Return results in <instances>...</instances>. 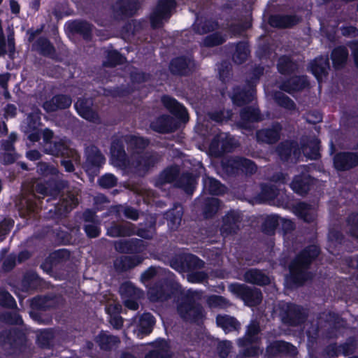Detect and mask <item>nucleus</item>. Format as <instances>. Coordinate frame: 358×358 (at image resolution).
<instances>
[{
    "label": "nucleus",
    "mask_w": 358,
    "mask_h": 358,
    "mask_svg": "<svg viewBox=\"0 0 358 358\" xmlns=\"http://www.w3.org/2000/svg\"><path fill=\"white\" fill-rule=\"evenodd\" d=\"M318 253L319 250L315 245H311L304 250L290 265V277L287 278V280H292L296 282L301 283L303 270L311 260L318 255Z\"/></svg>",
    "instance_id": "nucleus-1"
},
{
    "label": "nucleus",
    "mask_w": 358,
    "mask_h": 358,
    "mask_svg": "<svg viewBox=\"0 0 358 358\" xmlns=\"http://www.w3.org/2000/svg\"><path fill=\"white\" fill-rule=\"evenodd\" d=\"M229 289L231 293L241 297L248 306L257 305L262 300L261 293L257 289H249L244 285L232 284L229 286Z\"/></svg>",
    "instance_id": "nucleus-2"
},
{
    "label": "nucleus",
    "mask_w": 358,
    "mask_h": 358,
    "mask_svg": "<svg viewBox=\"0 0 358 358\" xmlns=\"http://www.w3.org/2000/svg\"><path fill=\"white\" fill-rule=\"evenodd\" d=\"M175 6L174 0H159L155 11L150 17L152 26L153 27H159L163 20L170 17V12Z\"/></svg>",
    "instance_id": "nucleus-3"
},
{
    "label": "nucleus",
    "mask_w": 358,
    "mask_h": 358,
    "mask_svg": "<svg viewBox=\"0 0 358 358\" xmlns=\"http://www.w3.org/2000/svg\"><path fill=\"white\" fill-rule=\"evenodd\" d=\"M120 292L124 301V305L131 310H136L138 308L137 300L141 296V292L131 283L126 282L121 285Z\"/></svg>",
    "instance_id": "nucleus-4"
},
{
    "label": "nucleus",
    "mask_w": 358,
    "mask_h": 358,
    "mask_svg": "<svg viewBox=\"0 0 358 358\" xmlns=\"http://www.w3.org/2000/svg\"><path fill=\"white\" fill-rule=\"evenodd\" d=\"M45 151L52 155H62L71 157L74 161L78 159V155L74 150L70 149L66 141L61 140L55 142L53 145L45 148Z\"/></svg>",
    "instance_id": "nucleus-5"
},
{
    "label": "nucleus",
    "mask_w": 358,
    "mask_h": 358,
    "mask_svg": "<svg viewBox=\"0 0 358 358\" xmlns=\"http://www.w3.org/2000/svg\"><path fill=\"white\" fill-rule=\"evenodd\" d=\"M178 312L184 319L194 322L198 321L203 315L201 307L190 303L180 305Z\"/></svg>",
    "instance_id": "nucleus-6"
},
{
    "label": "nucleus",
    "mask_w": 358,
    "mask_h": 358,
    "mask_svg": "<svg viewBox=\"0 0 358 358\" xmlns=\"http://www.w3.org/2000/svg\"><path fill=\"white\" fill-rule=\"evenodd\" d=\"M92 102L90 99H78L75 103L78 113L83 118L95 122L98 119L96 113L92 108Z\"/></svg>",
    "instance_id": "nucleus-7"
},
{
    "label": "nucleus",
    "mask_w": 358,
    "mask_h": 358,
    "mask_svg": "<svg viewBox=\"0 0 358 358\" xmlns=\"http://www.w3.org/2000/svg\"><path fill=\"white\" fill-rule=\"evenodd\" d=\"M358 164V156L351 153L338 154L334 158V166L336 169L343 171L352 168Z\"/></svg>",
    "instance_id": "nucleus-8"
},
{
    "label": "nucleus",
    "mask_w": 358,
    "mask_h": 358,
    "mask_svg": "<svg viewBox=\"0 0 358 358\" xmlns=\"http://www.w3.org/2000/svg\"><path fill=\"white\" fill-rule=\"evenodd\" d=\"M329 69V60L326 57L315 59L310 64V70L319 82L326 76Z\"/></svg>",
    "instance_id": "nucleus-9"
},
{
    "label": "nucleus",
    "mask_w": 358,
    "mask_h": 358,
    "mask_svg": "<svg viewBox=\"0 0 358 358\" xmlns=\"http://www.w3.org/2000/svg\"><path fill=\"white\" fill-rule=\"evenodd\" d=\"M71 104V99L65 95L54 96L50 101H46L43 107L47 111H54L57 109L68 108Z\"/></svg>",
    "instance_id": "nucleus-10"
},
{
    "label": "nucleus",
    "mask_w": 358,
    "mask_h": 358,
    "mask_svg": "<svg viewBox=\"0 0 358 358\" xmlns=\"http://www.w3.org/2000/svg\"><path fill=\"white\" fill-rule=\"evenodd\" d=\"M164 106L172 113L178 115L184 121L187 120V113L186 109L180 105L176 99L169 96L162 98Z\"/></svg>",
    "instance_id": "nucleus-11"
},
{
    "label": "nucleus",
    "mask_w": 358,
    "mask_h": 358,
    "mask_svg": "<svg viewBox=\"0 0 358 358\" xmlns=\"http://www.w3.org/2000/svg\"><path fill=\"white\" fill-rule=\"evenodd\" d=\"M155 160L149 155H140L132 157L131 166L139 173L145 171L155 163Z\"/></svg>",
    "instance_id": "nucleus-12"
},
{
    "label": "nucleus",
    "mask_w": 358,
    "mask_h": 358,
    "mask_svg": "<svg viewBox=\"0 0 358 358\" xmlns=\"http://www.w3.org/2000/svg\"><path fill=\"white\" fill-rule=\"evenodd\" d=\"M244 280L250 283L264 285L270 282L268 276L258 270H249L244 275Z\"/></svg>",
    "instance_id": "nucleus-13"
},
{
    "label": "nucleus",
    "mask_w": 358,
    "mask_h": 358,
    "mask_svg": "<svg viewBox=\"0 0 358 358\" xmlns=\"http://www.w3.org/2000/svg\"><path fill=\"white\" fill-rule=\"evenodd\" d=\"M154 324L155 320L151 314H143L139 320V326L136 332L137 336L141 338L143 335L150 334Z\"/></svg>",
    "instance_id": "nucleus-14"
},
{
    "label": "nucleus",
    "mask_w": 358,
    "mask_h": 358,
    "mask_svg": "<svg viewBox=\"0 0 358 358\" xmlns=\"http://www.w3.org/2000/svg\"><path fill=\"white\" fill-rule=\"evenodd\" d=\"M217 324L225 333L236 331L239 329L240 324L233 317L228 315H218L217 317Z\"/></svg>",
    "instance_id": "nucleus-15"
},
{
    "label": "nucleus",
    "mask_w": 358,
    "mask_h": 358,
    "mask_svg": "<svg viewBox=\"0 0 358 358\" xmlns=\"http://www.w3.org/2000/svg\"><path fill=\"white\" fill-rule=\"evenodd\" d=\"M294 213L297 216L308 222L313 221L316 216L315 209L303 203L296 206Z\"/></svg>",
    "instance_id": "nucleus-16"
},
{
    "label": "nucleus",
    "mask_w": 358,
    "mask_h": 358,
    "mask_svg": "<svg viewBox=\"0 0 358 358\" xmlns=\"http://www.w3.org/2000/svg\"><path fill=\"white\" fill-rule=\"evenodd\" d=\"M299 22V19L292 16H272L269 20V23L273 27H288L295 24Z\"/></svg>",
    "instance_id": "nucleus-17"
},
{
    "label": "nucleus",
    "mask_w": 358,
    "mask_h": 358,
    "mask_svg": "<svg viewBox=\"0 0 358 358\" xmlns=\"http://www.w3.org/2000/svg\"><path fill=\"white\" fill-rule=\"evenodd\" d=\"M107 312L110 315V322L115 328L119 329L122 327V318L117 314L121 310V306L118 303L110 304L107 307Z\"/></svg>",
    "instance_id": "nucleus-18"
},
{
    "label": "nucleus",
    "mask_w": 358,
    "mask_h": 358,
    "mask_svg": "<svg viewBox=\"0 0 358 358\" xmlns=\"http://www.w3.org/2000/svg\"><path fill=\"white\" fill-rule=\"evenodd\" d=\"M309 178L305 175L296 177L291 184V187L296 193L303 194L309 189Z\"/></svg>",
    "instance_id": "nucleus-19"
},
{
    "label": "nucleus",
    "mask_w": 358,
    "mask_h": 358,
    "mask_svg": "<svg viewBox=\"0 0 358 358\" xmlns=\"http://www.w3.org/2000/svg\"><path fill=\"white\" fill-rule=\"evenodd\" d=\"M257 136L259 141L273 143L279 138V129L278 127L272 129L259 131L257 134Z\"/></svg>",
    "instance_id": "nucleus-20"
},
{
    "label": "nucleus",
    "mask_w": 358,
    "mask_h": 358,
    "mask_svg": "<svg viewBox=\"0 0 358 358\" xmlns=\"http://www.w3.org/2000/svg\"><path fill=\"white\" fill-rule=\"evenodd\" d=\"M191 65L190 60H187L185 58L179 57L172 61L171 63V71L174 73H186V69Z\"/></svg>",
    "instance_id": "nucleus-21"
},
{
    "label": "nucleus",
    "mask_w": 358,
    "mask_h": 358,
    "mask_svg": "<svg viewBox=\"0 0 358 358\" xmlns=\"http://www.w3.org/2000/svg\"><path fill=\"white\" fill-rule=\"evenodd\" d=\"M125 156L124 150L117 149L115 145L112 146L111 161L115 166L126 168L127 165Z\"/></svg>",
    "instance_id": "nucleus-22"
},
{
    "label": "nucleus",
    "mask_w": 358,
    "mask_h": 358,
    "mask_svg": "<svg viewBox=\"0 0 358 358\" xmlns=\"http://www.w3.org/2000/svg\"><path fill=\"white\" fill-rule=\"evenodd\" d=\"M171 123L172 119L171 117L162 116L156 122L152 124V127L159 132H169L172 130Z\"/></svg>",
    "instance_id": "nucleus-23"
},
{
    "label": "nucleus",
    "mask_w": 358,
    "mask_h": 358,
    "mask_svg": "<svg viewBox=\"0 0 358 358\" xmlns=\"http://www.w3.org/2000/svg\"><path fill=\"white\" fill-rule=\"evenodd\" d=\"M348 57V51L344 48H338L334 50L331 57L334 66L336 68L341 66L346 61Z\"/></svg>",
    "instance_id": "nucleus-24"
},
{
    "label": "nucleus",
    "mask_w": 358,
    "mask_h": 358,
    "mask_svg": "<svg viewBox=\"0 0 358 358\" xmlns=\"http://www.w3.org/2000/svg\"><path fill=\"white\" fill-rule=\"evenodd\" d=\"M205 188L213 194H220L224 192V187L219 181L212 178H207L203 181Z\"/></svg>",
    "instance_id": "nucleus-25"
},
{
    "label": "nucleus",
    "mask_w": 358,
    "mask_h": 358,
    "mask_svg": "<svg viewBox=\"0 0 358 358\" xmlns=\"http://www.w3.org/2000/svg\"><path fill=\"white\" fill-rule=\"evenodd\" d=\"M97 343L101 348L107 350L118 343L119 339L116 336H109L106 333H101L97 338Z\"/></svg>",
    "instance_id": "nucleus-26"
},
{
    "label": "nucleus",
    "mask_w": 358,
    "mask_h": 358,
    "mask_svg": "<svg viewBox=\"0 0 358 358\" xmlns=\"http://www.w3.org/2000/svg\"><path fill=\"white\" fill-rule=\"evenodd\" d=\"M178 169L176 166L171 167L164 171L157 181V185H161L166 182H172L178 176Z\"/></svg>",
    "instance_id": "nucleus-27"
},
{
    "label": "nucleus",
    "mask_w": 358,
    "mask_h": 358,
    "mask_svg": "<svg viewBox=\"0 0 358 358\" xmlns=\"http://www.w3.org/2000/svg\"><path fill=\"white\" fill-rule=\"evenodd\" d=\"M141 262V260H136L134 259L124 257L116 259L115 266L117 268L124 270L135 266Z\"/></svg>",
    "instance_id": "nucleus-28"
},
{
    "label": "nucleus",
    "mask_w": 358,
    "mask_h": 358,
    "mask_svg": "<svg viewBox=\"0 0 358 358\" xmlns=\"http://www.w3.org/2000/svg\"><path fill=\"white\" fill-rule=\"evenodd\" d=\"M305 85L303 81L299 78H292L287 83H284L281 88L282 90L292 92L293 91L299 90L303 88Z\"/></svg>",
    "instance_id": "nucleus-29"
},
{
    "label": "nucleus",
    "mask_w": 358,
    "mask_h": 358,
    "mask_svg": "<svg viewBox=\"0 0 358 358\" xmlns=\"http://www.w3.org/2000/svg\"><path fill=\"white\" fill-rule=\"evenodd\" d=\"M2 153L1 156L3 160L6 163H12L15 159V154L14 152L13 146L10 143L2 144Z\"/></svg>",
    "instance_id": "nucleus-30"
},
{
    "label": "nucleus",
    "mask_w": 358,
    "mask_h": 358,
    "mask_svg": "<svg viewBox=\"0 0 358 358\" xmlns=\"http://www.w3.org/2000/svg\"><path fill=\"white\" fill-rule=\"evenodd\" d=\"M254 96L253 90L249 92H242L238 94H234L231 97L234 103L241 105L244 103L252 101Z\"/></svg>",
    "instance_id": "nucleus-31"
},
{
    "label": "nucleus",
    "mask_w": 358,
    "mask_h": 358,
    "mask_svg": "<svg viewBox=\"0 0 358 358\" xmlns=\"http://www.w3.org/2000/svg\"><path fill=\"white\" fill-rule=\"evenodd\" d=\"M303 152L306 157L310 159H316L319 157V148L317 142L311 143V145L303 147Z\"/></svg>",
    "instance_id": "nucleus-32"
},
{
    "label": "nucleus",
    "mask_w": 358,
    "mask_h": 358,
    "mask_svg": "<svg viewBox=\"0 0 358 358\" xmlns=\"http://www.w3.org/2000/svg\"><path fill=\"white\" fill-rule=\"evenodd\" d=\"M236 164L237 169H240L246 173H252L256 170L255 165L250 160L246 159H239Z\"/></svg>",
    "instance_id": "nucleus-33"
},
{
    "label": "nucleus",
    "mask_w": 358,
    "mask_h": 358,
    "mask_svg": "<svg viewBox=\"0 0 358 358\" xmlns=\"http://www.w3.org/2000/svg\"><path fill=\"white\" fill-rule=\"evenodd\" d=\"M119 4L121 12L127 15L131 14L137 5L136 0H123Z\"/></svg>",
    "instance_id": "nucleus-34"
},
{
    "label": "nucleus",
    "mask_w": 358,
    "mask_h": 358,
    "mask_svg": "<svg viewBox=\"0 0 358 358\" xmlns=\"http://www.w3.org/2000/svg\"><path fill=\"white\" fill-rule=\"evenodd\" d=\"M294 66V64L286 57H281L278 64V70L282 73L293 70Z\"/></svg>",
    "instance_id": "nucleus-35"
},
{
    "label": "nucleus",
    "mask_w": 358,
    "mask_h": 358,
    "mask_svg": "<svg viewBox=\"0 0 358 358\" xmlns=\"http://www.w3.org/2000/svg\"><path fill=\"white\" fill-rule=\"evenodd\" d=\"M0 304L3 306L13 307L15 305V301L8 292L0 290Z\"/></svg>",
    "instance_id": "nucleus-36"
},
{
    "label": "nucleus",
    "mask_w": 358,
    "mask_h": 358,
    "mask_svg": "<svg viewBox=\"0 0 358 358\" xmlns=\"http://www.w3.org/2000/svg\"><path fill=\"white\" fill-rule=\"evenodd\" d=\"M208 303L210 306L215 308H226L229 306V303L227 300L223 297L218 296H210L208 300Z\"/></svg>",
    "instance_id": "nucleus-37"
},
{
    "label": "nucleus",
    "mask_w": 358,
    "mask_h": 358,
    "mask_svg": "<svg viewBox=\"0 0 358 358\" xmlns=\"http://www.w3.org/2000/svg\"><path fill=\"white\" fill-rule=\"evenodd\" d=\"M148 294L150 300L153 301L166 299V296L164 295V288L162 287L159 289L157 287H152L150 289Z\"/></svg>",
    "instance_id": "nucleus-38"
},
{
    "label": "nucleus",
    "mask_w": 358,
    "mask_h": 358,
    "mask_svg": "<svg viewBox=\"0 0 358 358\" xmlns=\"http://www.w3.org/2000/svg\"><path fill=\"white\" fill-rule=\"evenodd\" d=\"M224 38L218 34H215L207 36L203 43L206 46H214L223 43Z\"/></svg>",
    "instance_id": "nucleus-39"
},
{
    "label": "nucleus",
    "mask_w": 358,
    "mask_h": 358,
    "mask_svg": "<svg viewBox=\"0 0 358 358\" xmlns=\"http://www.w3.org/2000/svg\"><path fill=\"white\" fill-rule=\"evenodd\" d=\"M99 185L105 188H109L115 185L116 178L113 174H106L99 180Z\"/></svg>",
    "instance_id": "nucleus-40"
},
{
    "label": "nucleus",
    "mask_w": 358,
    "mask_h": 358,
    "mask_svg": "<svg viewBox=\"0 0 358 358\" xmlns=\"http://www.w3.org/2000/svg\"><path fill=\"white\" fill-rule=\"evenodd\" d=\"M259 328L257 322H252L248 328L246 333V342L252 343L255 341L253 336L259 332Z\"/></svg>",
    "instance_id": "nucleus-41"
},
{
    "label": "nucleus",
    "mask_w": 358,
    "mask_h": 358,
    "mask_svg": "<svg viewBox=\"0 0 358 358\" xmlns=\"http://www.w3.org/2000/svg\"><path fill=\"white\" fill-rule=\"evenodd\" d=\"M259 110L256 108L244 110L241 113V116L243 120H248L250 121L258 120L259 119Z\"/></svg>",
    "instance_id": "nucleus-42"
},
{
    "label": "nucleus",
    "mask_w": 358,
    "mask_h": 358,
    "mask_svg": "<svg viewBox=\"0 0 358 358\" xmlns=\"http://www.w3.org/2000/svg\"><path fill=\"white\" fill-rule=\"evenodd\" d=\"M107 234L112 237L129 235V233L124 229L117 225H114L108 229Z\"/></svg>",
    "instance_id": "nucleus-43"
},
{
    "label": "nucleus",
    "mask_w": 358,
    "mask_h": 358,
    "mask_svg": "<svg viewBox=\"0 0 358 358\" xmlns=\"http://www.w3.org/2000/svg\"><path fill=\"white\" fill-rule=\"evenodd\" d=\"M109 62L108 65H116L121 64L124 61V58L122 57L117 51H111L108 53Z\"/></svg>",
    "instance_id": "nucleus-44"
},
{
    "label": "nucleus",
    "mask_w": 358,
    "mask_h": 358,
    "mask_svg": "<svg viewBox=\"0 0 358 358\" xmlns=\"http://www.w3.org/2000/svg\"><path fill=\"white\" fill-rule=\"evenodd\" d=\"M38 45V48L40 50V51L45 55H49L53 50L52 45L46 39H42L39 41Z\"/></svg>",
    "instance_id": "nucleus-45"
},
{
    "label": "nucleus",
    "mask_w": 358,
    "mask_h": 358,
    "mask_svg": "<svg viewBox=\"0 0 358 358\" xmlns=\"http://www.w3.org/2000/svg\"><path fill=\"white\" fill-rule=\"evenodd\" d=\"M78 203V200L73 195H69L68 198L64 199L62 206L66 211H68L75 207Z\"/></svg>",
    "instance_id": "nucleus-46"
},
{
    "label": "nucleus",
    "mask_w": 358,
    "mask_h": 358,
    "mask_svg": "<svg viewBox=\"0 0 358 358\" xmlns=\"http://www.w3.org/2000/svg\"><path fill=\"white\" fill-rule=\"evenodd\" d=\"M206 275L203 272L196 271L188 275V281L194 283L201 282L206 279Z\"/></svg>",
    "instance_id": "nucleus-47"
},
{
    "label": "nucleus",
    "mask_w": 358,
    "mask_h": 358,
    "mask_svg": "<svg viewBox=\"0 0 358 358\" xmlns=\"http://www.w3.org/2000/svg\"><path fill=\"white\" fill-rule=\"evenodd\" d=\"M130 145L132 147L141 149L148 145V142L141 137L133 136L131 138Z\"/></svg>",
    "instance_id": "nucleus-48"
},
{
    "label": "nucleus",
    "mask_w": 358,
    "mask_h": 358,
    "mask_svg": "<svg viewBox=\"0 0 358 358\" xmlns=\"http://www.w3.org/2000/svg\"><path fill=\"white\" fill-rule=\"evenodd\" d=\"M85 232L89 237L94 238L99 236L100 230L94 224H89L85 226Z\"/></svg>",
    "instance_id": "nucleus-49"
},
{
    "label": "nucleus",
    "mask_w": 358,
    "mask_h": 358,
    "mask_svg": "<svg viewBox=\"0 0 358 358\" xmlns=\"http://www.w3.org/2000/svg\"><path fill=\"white\" fill-rule=\"evenodd\" d=\"M248 55V51L245 48H243V50H238L237 52L234 55V60L235 62L241 64L244 60L246 59Z\"/></svg>",
    "instance_id": "nucleus-50"
},
{
    "label": "nucleus",
    "mask_w": 358,
    "mask_h": 358,
    "mask_svg": "<svg viewBox=\"0 0 358 358\" xmlns=\"http://www.w3.org/2000/svg\"><path fill=\"white\" fill-rule=\"evenodd\" d=\"M231 348V343L229 341H224L220 342L218 346L220 355L222 357H226Z\"/></svg>",
    "instance_id": "nucleus-51"
},
{
    "label": "nucleus",
    "mask_w": 358,
    "mask_h": 358,
    "mask_svg": "<svg viewBox=\"0 0 358 358\" xmlns=\"http://www.w3.org/2000/svg\"><path fill=\"white\" fill-rule=\"evenodd\" d=\"M277 347L282 350H285L287 353H289L292 355L296 354V350L295 347L292 345H290L287 343L280 341L276 343Z\"/></svg>",
    "instance_id": "nucleus-52"
},
{
    "label": "nucleus",
    "mask_w": 358,
    "mask_h": 358,
    "mask_svg": "<svg viewBox=\"0 0 358 358\" xmlns=\"http://www.w3.org/2000/svg\"><path fill=\"white\" fill-rule=\"evenodd\" d=\"M76 27L79 31L83 33L85 36H87L92 30L90 24L85 22L76 23Z\"/></svg>",
    "instance_id": "nucleus-53"
},
{
    "label": "nucleus",
    "mask_w": 358,
    "mask_h": 358,
    "mask_svg": "<svg viewBox=\"0 0 358 358\" xmlns=\"http://www.w3.org/2000/svg\"><path fill=\"white\" fill-rule=\"evenodd\" d=\"M277 101L280 105L286 108L292 109L294 108V102L287 96H282L281 97H278L277 98Z\"/></svg>",
    "instance_id": "nucleus-54"
},
{
    "label": "nucleus",
    "mask_w": 358,
    "mask_h": 358,
    "mask_svg": "<svg viewBox=\"0 0 358 358\" xmlns=\"http://www.w3.org/2000/svg\"><path fill=\"white\" fill-rule=\"evenodd\" d=\"M292 152L295 153V148L292 145H288V143L283 145L278 149L279 155L282 158H283L284 155H290Z\"/></svg>",
    "instance_id": "nucleus-55"
},
{
    "label": "nucleus",
    "mask_w": 358,
    "mask_h": 358,
    "mask_svg": "<svg viewBox=\"0 0 358 358\" xmlns=\"http://www.w3.org/2000/svg\"><path fill=\"white\" fill-rule=\"evenodd\" d=\"M231 230H234V227H231L230 217L228 215L226 220H224V223L222 227V232L228 234L231 232Z\"/></svg>",
    "instance_id": "nucleus-56"
},
{
    "label": "nucleus",
    "mask_w": 358,
    "mask_h": 358,
    "mask_svg": "<svg viewBox=\"0 0 358 358\" xmlns=\"http://www.w3.org/2000/svg\"><path fill=\"white\" fill-rule=\"evenodd\" d=\"M264 196L268 199H273L275 196H277V192L275 189H273L272 187L270 188H264L263 189Z\"/></svg>",
    "instance_id": "nucleus-57"
},
{
    "label": "nucleus",
    "mask_w": 358,
    "mask_h": 358,
    "mask_svg": "<svg viewBox=\"0 0 358 358\" xmlns=\"http://www.w3.org/2000/svg\"><path fill=\"white\" fill-rule=\"evenodd\" d=\"M17 108L14 105H8L5 108V115L7 117H13L15 115Z\"/></svg>",
    "instance_id": "nucleus-58"
},
{
    "label": "nucleus",
    "mask_w": 358,
    "mask_h": 358,
    "mask_svg": "<svg viewBox=\"0 0 358 358\" xmlns=\"http://www.w3.org/2000/svg\"><path fill=\"white\" fill-rule=\"evenodd\" d=\"M124 215L128 218L132 219V220H136L138 217V212L130 208H127L124 210Z\"/></svg>",
    "instance_id": "nucleus-59"
},
{
    "label": "nucleus",
    "mask_w": 358,
    "mask_h": 358,
    "mask_svg": "<svg viewBox=\"0 0 358 358\" xmlns=\"http://www.w3.org/2000/svg\"><path fill=\"white\" fill-rule=\"evenodd\" d=\"M156 273V270L154 268H150L142 274L143 280H148L153 277Z\"/></svg>",
    "instance_id": "nucleus-60"
},
{
    "label": "nucleus",
    "mask_w": 358,
    "mask_h": 358,
    "mask_svg": "<svg viewBox=\"0 0 358 358\" xmlns=\"http://www.w3.org/2000/svg\"><path fill=\"white\" fill-rule=\"evenodd\" d=\"M53 137V132L48 129H45V130H43V141L46 143H48L50 139H52Z\"/></svg>",
    "instance_id": "nucleus-61"
},
{
    "label": "nucleus",
    "mask_w": 358,
    "mask_h": 358,
    "mask_svg": "<svg viewBox=\"0 0 358 358\" xmlns=\"http://www.w3.org/2000/svg\"><path fill=\"white\" fill-rule=\"evenodd\" d=\"M35 188L36 192L40 193L42 195L48 194V188L45 185L38 183L36 185Z\"/></svg>",
    "instance_id": "nucleus-62"
},
{
    "label": "nucleus",
    "mask_w": 358,
    "mask_h": 358,
    "mask_svg": "<svg viewBox=\"0 0 358 358\" xmlns=\"http://www.w3.org/2000/svg\"><path fill=\"white\" fill-rule=\"evenodd\" d=\"M27 157L31 160H36L40 157V153L37 150H31L27 153Z\"/></svg>",
    "instance_id": "nucleus-63"
},
{
    "label": "nucleus",
    "mask_w": 358,
    "mask_h": 358,
    "mask_svg": "<svg viewBox=\"0 0 358 358\" xmlns=\"http://www.w3.org/2000/svg\"><path fill=\"white\" fill-rule=\"evenodd\" d=\"M62 164L64 166L66 171L71 172L73 170V165L71 161L64 160L62 162Z\"/></svg>",
    "instance_id": "nucleus-64"
}]
</instances>
